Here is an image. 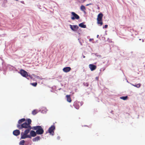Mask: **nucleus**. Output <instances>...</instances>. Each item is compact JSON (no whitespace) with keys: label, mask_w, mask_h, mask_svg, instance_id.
I'll return each mask as SVG.
<instances>
[{"label":"nucleus","mask_w":145,"mask_h":145,"mask_svg":"<svg viewBox=\"0 0 145 145\" xmlns=\"http://www.w3.org/2000/svg\"><path fill=\"white\" fill-rule=\"evenodd\" d=\"M31 122V120L30 119H28L26 120L25 122L22 124L20 125L17 124V127L19 129H20L23 128L26 129L31 130L32 129L30 125Z\"/></svg>","instance_id":"nucleus-1"},{"label":"nucleus","mask_w":145,"mask_h":145,"mask_svg":"<svg viewBox=\"0 0 145 145\" xmlns=\"http://www.w3.org/2000/svg\"><path fill=\"white\" fill-rule=\"evenodd\" d=\"M33 130H36V132L37 135H42L44 133V130L42 127L40 126H34L32 128Z\"/></svg>","instance_id":"nucleus-2"},{"label":"nucleus","mask_w":145,"mask_h":145,"mask_svg":"<svg viewBox=\"0 0 145 145\" xmlns=\"http://www.w3.org/2000/svg\"><path fill=\"white\" fill-rule=\"evenodd\" d=\"M31 130L26 129L24 132H22L21 134V139H25L27 138H30L29 135L28 134L29 132Z\"/></svg>","instance_id":"nucleus-3"},{"label":"nucleus","mask_w":145,"mask_h":145,"mask_svg":"<svg viewBox=\"0 0 145 145\" xmlns=\"http://www.w3.org/2000/svg\"><path fill=\"white\" fill-rule=\"evenodd\" d=\"M103 16V14L102 13H100L98 14L97 18V24L100 25V26H102L103 24L102 22V18Z\"/></svg>","instance_id":"nucleus-4"},{"label":"nucleus","mask_w":145,"mask_h":145,"mask_svg":"<svg viewBox=\"0 0 145 145\" xmlns=\"http://www.w3.org/2000/svg\"><path fill=\"white\" fill-rule=\"evenodd\" d=\"M20 73L23 76L29 79V78H28V75L27 72L25 70L23 69L21 70L20 71Z\"/></svg>","instance_id":"nucleus-5"},{"label":"nucleus","mask_w":145,"mask_h":145,"mask_svg":"<svg viewBox=\"0 0 145 145\" xmlns=\"http://www.w3.org/2000/svg\"><path fill=\"white\" fill-rule=\"evenodd\" d=\"M72 17L71 19L72 20H74L75 19L78 20L80 18V17L77 14H76L74 12H72Z\"/></svg>","instance_id":"nucleus-6"},{"label":"nucleus","mask_w":145,"mask_h":145,"mask_svg":"<svg viewBox=\"0 0 145 145\" xmlns=\"http://www.w3.org/2000/svg\"><path fill=\"white\" fill-rule=\"evenodd\" d=\"M55 129V126L54 125H52L48 129V132L51 134L53 135L54 134V131Z\"/></svg>","instance_id":"nucleus-7"},{"label":"nucleus","mask_w":145,"mask_h":145,"mask_svg":"<svg viewBox=\"0 0 145 145\" xmlns=\"http://www.w3.org/2000/svg\"><path fill=\"white\" fill-rule=\"evenodd\" d=\"M70 28L73 31H76L78 29L79 27L77 25H70Z\"/></svg>","instance_id":"nucleus-8"},{"label":"nucleus","mask_w":145,"mask_h":145,"mask_svg":"<svg viewBox=\"0 0 145 145\" xmlns=\"http://www.w3.org/2000/svg\"><path fill=\"white\" fill-rule=\"evenodd\" d=\"M37 133H36V131L35 132L33 130H31L30 132L29 136L31 138V137H35L36 136Z\"/></svg>","instance_id":"nucleus-9"},{"label":"nucleus","mask_w":145,"mask_h":145,"mask_svg":"<svg viewBox=\"0 0 145 145\" xmlns=\"http://www.w3.org/2000/svg\"><path fill=\"white\" fill-rule=\"evenodd\" d=\"M71 69L70 67H67L64 68L63 71L65 72H68L71 70Z\"/></svg>","instance_id":"nucleus-10"},{"label":"nucleus","mask_w":145,"mask_h":145,"mask_svg":"<svg viewBox=\"0 0 145 145\" xmlns=\"http://www.w3.org/2000/svg\"><path fill=\"white\" fill-rule=\"evenodd\" d=\"M13 134L14 135L17 136L20 134V132L19 130H16L13 131Z\"/></svg>","instance_id":"nucleus-11"},{"label":"nucleus","mask_w":145,"mask_h":145,"mask_svg":"<svg viewBox=\"0 0 145 145\" xmlns=\"http://www.w3.org/2000/svg\"><path fill=\"white\" fill-rule=\"evenodd\" d=\"M25 121V118H22L20 120L18 121V124L21 125L22 124V123Z\"/></svg>","instance_id":"nucleus-12"},{"label":"nucleus","mask_w":145,"mask_h":145,"mask_svg":"<svg viewBox=\"0 0 145 145\" xmlns=\"http://www.w3.org/2000/svg\"><path fill=\"white\" fill-rule=\"evenodd\" d=\"M66 97L67 99V101L69 103H71V100L70 95H67L66 96Z\"/></svg>","instance_id":"nucleus-13"},{"label":"nucleus","mask_w":145,"mask_h":145,"mask_svg":"<svg viewBox=\"0 0 145 145\" xmlns=\"http://www.w3.org/2000/svg\"><path fill=\"white\" fill-rule=\"evenodd\" d=\"M79 26L80 27H81L83 28H85L86 27V25L84 24V23H81L79 24Z\"/></svg>","instance_id":"nucleus-14"},{"label":"nucleus","mask_w":145,"mask_h":145,"mask_svg":"<svg viewBox=\"0 0 145 145\" xmlns=\"http://www.w3.org/2000/svg\"><path fill=\"white\" fill-rule=\"evenodd\" d=\"M40 139V137L39 136H37L33 139V142H35L39 140Z\"/></svg>","instance_id":"nucleus-15"},{"label":"nucleus","mask_w":145,"mask_h":145,"mask_svg":"<svg viewBox=\"0 0 145 145\" xmlns=\"http://www.w3.org/2000/svg\"><path fill=\"white\" fill-rule=\"evenodd\" d=\"M97 66L95 65L91 64V71H93L95 70Z\"/></svg>","instance_id":"nucleus-16"},{"label":"nucleus","mask_w":145,"mask_h":145,"mask_svg":"<svg viewBox=\"0 0 145 145\" xmlns=\"http://www.w3.org/2000/svg\"><path fill=\"white\" fill-rule=\"evenodd\" d=\"M141 84L140 83L135 85L132 84L133 86L137 88H139V87H140L141 86Z\"/></svg>","instance_id":"nucleus-17"},{"label":"nucleus","mask_w":145,"mask_h":145,"mask_svg":"<svg viewBox=\"0 0 145 145\" xmlns=\"http://www.w3.org/2000/svg\"><path fill=\"white\" fill-rule=\"evenodd\" d=\"M80 9L84 11L86 10V8L84 6L82 5L81 6Z\"/></svg>","instance_id":"nucleus-18"},{"label":"nucleus","mask_w":145,"mask_h":145,"mask_svg":"<svg viewBox=\"0 0 145 145\" xmlns=\"http://www.w3.org/2000/svg\"><path fill=\"white\" fill-rule=\"evenodd\" d=\"M25 141L23 140H21L19 143L20 145H24Z\"/></svg>","instance_id":"nucleus-19"},{"label":"nucleus","mask_w":145,"mask_h":145,"mask_svg":"<svg viewBox=\"0 0 145 145\" xmlns=\"http://www.w3.org/2000/svg\"><path fill=\"white\" fill-rule=\"evenodd\" d=\"M127 98H128V97L127 96H125V97L123 96V97H120V98L121 99H123L124 100H126L127 99Z\"/></svg>","instance_id":"nucleus-20"},{"label":"nucleus","mask_w":145,"mask_h":145,"mask_svg":"<svg viewBox=\"0 0 145 145\" xmlns=\"http://www.w3.org/2000/svg\"><path fill=\"white\" fill-rule=\"evenodd\" d=\"M37 113V111L36 110H34L32 112V114L35 115Z\"/></svg>","instance_id":"nucleus-21"},{"label":"nucleus","mask_w":145,"mask_h":145,"mask_svg":"<svg viewBox=\"0 0 145 145\" xmlns=\"http://www.w3.org/2000/svg\"><path fill=\"white\" fill-rule=\"evenodd\" d=\"M95 55L96 56L99 58H101L102 57V56L101 55H99L97 53L95 54Z\"/></svg>","instance_id":"nucleus-22"},{"label":"nucleus","mask_w":145,"mask_h":145,"mask_svg":"<svg viewBox=\"0 0 145 145\" xmlns=\"http://www.w3.org/2000/svg\"><path fill=\"white\" fill-rule=\"evenodd\" d=\"M31 84L33 86L35 87L37 85V83L35 82L34 83H31Z\"/></svg>","instance_id":"nucleus-23"},{"label":"nucleus","mask_w":145,"mask_h":145,"mask_svg":"<svg viewBox=\"0 0 145 145\" xmlns=\"http://www.w3.org/2000/svg\"><path fill=\"white\" fill-rule=\"evenodd\" d=\"M77 103H75L74 105V106L76 108L78 109L79 108V106H75V105Z\"/></svg>","instance_id":"nucleus-24"},{"label":"nucleus","mask_w":145,"mask_h":145,"mask_svg":"<svg viewBox=\"0 0 145 145\" xmlns=\"http://www.w3.org/2000/svg\"><path fill=\"white\" fill-rule=\"evenodd\" d=\"M85 0H79V2L81 3H83Z\"/></svg>","instance_id":"nucleus-25"},{"label":"nucleus","mask_w":145,"mask_h":145,"mask_svg":"<svg viewBox=\"0 0 145 145\" xmlns=\"http://www.w3.org/2000/svg\"><path fill=\"white\" fill-rule=\"evenodd\" d=\"M108 25H105L104 27H103V28H106L108 27Z\"/></svg>","instance_id":"nucleus-26"},{"label":"nucleus","mask_w":145,"mask_h":145,"mask_svg":"<svg viewBox=\"0 0 145 145\" xmlns=\"http://www.w3.org/2000/svg\"><path fill=\"white\" fill-rule=\"evenodd\" d=\"M33 76L34 77H35L37 78H38L39 77V76H36L34 74H33Z\"/></svg>","instance_id":"nucleus-27"},{"label":"nucleus","mask_w":145,"mask_h":145,"mask_svg":"<svg viewBox=\"0 0 145 145\" xmlns=\"http://www.w3.org/2000/svg\"><path fill=\"white\" fill-rule=\"evenodd\" d=\"M28 77L30 78L31 79H32L33 77L31 75H28Z\"/></svg>","instance_id":"nucleus-28"},{"label":"nucleus","mask_w":145,"mask_h":145,"mask_svg":"<svg viewBox=\"0 0 145 145\" xmlns=\"http://www.w3.org/2000/svg\"><path fill=\"white\" fill-rule=\"evenodd\" d=\"M95 79L97 80L98 81L99 79V77H96L95 78Z\"/></svg>","instance_id":"nucleus-29"},{"label":"nucleus","mask_w":145,"mask_h":145,"mask_svg":"<svg viewBox=\"0 0 145 145\" xmlns=\"http://www.w3.org/2000/svg\"><path fill=\"white\" fill-rule=\"evenodd\" d=\"M89 68L91 69V64H90L89 65Z\"/></svg>","instance_id":"nucleus-30"},{"label":"nucleus","mask_w":145,"mask_h":145,"mask_svg":"<svg viewBox=\"0 0 145 145\" xmlns=\"http://www.w3.org/2000/svg\"><path fill=\"white\" fill-rule=\"evenodd\" d=\"M90 4H87L86 5V6H87L89 5H90Z\"/></svg>","instance_id":"nucleus-31"},{"label":"nucleus","mask_w":145,"mask_h":145,"mask_svg":"<svg viewBox=\"0 0 145 145\" xmlns=\"http://www.w3.org/2000/svg\"><path fill=\"white\" fill-rule=\"evenodd\" d=\"M83 58H84L85 57V56L84 55L83 56Z\"/></svg>","instance_id":"nucleus-32"},{"label":"nucleus","mask_w":145,"mask_h":145,"mask_svg":"<svg viewBox=\"0 0 145 145\" xmlns=\"http://www.w3.org/2000/svg\"><path fill=\"white\" fill-rule=\"evenodd\" d=\"M89 40L90 41H91V39H89Z\"/></svg>","instance_id":"nucleus-33"},{"label":"nucleus","mask_w":145,"mask_h":145,"mask_svg":"<svg viewBox=\"0 0 145 145\" xmlns=\"http://www.w3.org/2000/svg\"><path fill=\"white\" fill-rule=\"evenodd\" d=\"M86 85H87V86H88V84H86Z\"/></svg>","instance_id":"nucleus-34"},{"label":"nucleus","mask_w":145,"mask_h":145,"mask_svg":"<svg viewBox=\"0 0 145 145\" xmlns=\"http://www.w3.org/2000/svg\"><path fill=\"white\" fill-rule=\"evenodd\" d=\"M86 85H87V86H88V84H86Z\"/></svg>","instance_id":"nucleus-35"},{"label":"nucleus","mask_w":145,"mask_h":145,"mask_svg":"<svg viewBox=\"0 0 145 145\" xmlns=\"http://www.w3.org/2000/svg\"><path fill=\"white\" fill-rule=\"evenodd\" d=\"M99 36V35H97V37H98Z\"/></svg>","instance_id":"nucleus-36"}]
</instances>
